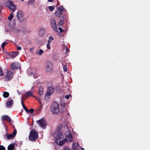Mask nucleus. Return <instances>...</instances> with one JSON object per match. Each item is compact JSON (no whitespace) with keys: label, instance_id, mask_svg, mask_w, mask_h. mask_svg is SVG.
I'll use <instances>...</instances> for the list:
<instances>
[{"label":"nucleus","instance_id":"f257e3e1","mask_svg":"<svg viewBox=\"0 0 150 150\" xmlns=\"http://www.w3.org/2000/svg\"><path fill=\"white\" fill-rule=\"evenodd\" d=\"M50 110L53 114H58L59 111V104L56 102H53L50 107Z\"/></svg>","mask_w":150,"mask_h":150},{"label":"nucleus","instance_id":"f03ea898","mask_svg":"<svg viewBox=\"0 0 150 150\" xmlns=\"http://www.w3.org/2000/svg\"><path fill=\"white\" fill-rule=\"evenodd\" d=\"M38 133L34 129H31L28 137L29 140L31 141H35L38 138Z\"/></svg>","mask_w":150,"mask_h":150},{"label":"nucleus","instance_id":"7ed1b4c3","mask_svg":"<svg viewBox=\"0 0 150 150\" xmlns=\"http://www.w3.org/2000/svg\"><path fill=\"white\" fill-rule=\"evenodd\" d=\"M53 67L52 63L49 61L46 62L45 64V70L46 72L51 73L53 71Z\"/></svg>","mask_w":150,"mask_h":150},{"label":"nucleus","instance_id":"20e7f679","mask_svg":"<svg viewBox=\"0 0 150 150\" xmlns=\"http://www.w3.org/2000/svg\"><path fill=\"white\" fill-rule=\"evenodd\" d=\"M6 5L9 9L13 11V12H14L16 8V6L14 4L12 1L10 0L7 1L6 2Z\"/></svg>","mask_w":150,"mask_h":150},{"label":"nucleus","instance_id":"39448f33","mask_svg":"<svg viewBox=\"0 0 150 150\" xmlns=\"http://www.w3.org/2000/svg\"><path fill=\"white\" fill-rule=\"evenodd\" d=\"M37 123L41 127L43 128L46 127L47 125L46 121L42 118L38 120Z\"/></svg>","mask_w":150,"mask_h":150},{"label":"nucleus","instance_id":"423d86ee","mask_svg":"<svg viewBox=\"0 0 150 150\" xmlns=\"http://www.w3.org/2000/svg\"><path fill=\"white\" fill-rule=\"evenodd\" d=\"M13 78V73L10 71H8L5 78V81H9Z\"/></svg>","mask_w":150,"mask_h":150},{"label":"nucleus","instance_id":"0eeeda50","mask_svg":"<svg viewBox=\"0 0 150 150\" xmlns=\"http://www.w3.org/2000/svg\"><path fill=\"white\" fill-rule=\"evenodd\" d=\"M54 88L53 87L51 86L49 87L47 89V92L46 94V96H50L53 93Z\"/></svg>","mask_w":150,"mask_h":150},{"label":"nucleus","instance_id":"6e6552de","mask_svg":"<svg viewBox=\"0 0 150 150\" xmlns=\"http://www.w3.org/2000/svg\"><path fill=\"white\" fill-rule=\"evenodd\" d=\"M17 133V131L16 129H15L12 134H6V136L7 138L8 139H13L14 137L16 136Z\"/></svg>","mask_w":150,"mask_h":150},{"label":"nucleus","instance_id":"1a4fd4ad","mask_svg":"<svg viewBox=\"0 0 150 150\" xmlns=\"http://www.w3.org/2000/svg\"><path fill=\"white\" fill-rule=\"evenodd\" d=\"M20 67V65L17 62L13 63L11 64V69L13 70L19 68Z\"/></svg>","mask_w":150,"mask_h":150},{"label":"nucleus","instance_id":"9d476101","mask_svg":"<svg viewBox=\"0 0 150 150\" xmlns=\"http://www.w3.org/2000/svg\"><path fill=\"white\" fill-rule=\"evenodd\" d=\"M63 137V135L60 132L58 133L56 136L55 140L56 142H57L58 140L62 139Z\"/></svg>","mask_w":150,"mask_h":150},{"label":"nucleus","instance_id":"9b49d317","mask_svg":"<svg viewBox=\"0 0 150 150\" xmlns=\"http://www.w3.org/2000/svg\"><path fill=\"white\" fill-rule=\"evenodd\" d=\"M18 55V53L17 52H13L11 53H10L8 56L9 57L11 58H15L17 55Z\"/></svg>","mask_w":150,"mask_h":150},{"label":"nucleus","instance_id":"f8f14e48","mask_svg":"<svg viewBox=\"0 0 150 150\" xmlns=\"http://www.w3.org/2000/svg\"><path fill=\"white\" fill-rule=\"evenodd\" d=\"M2 118L3 120L7 121L9 122H11V118L8 115H4L2 117Z\"/></svg>","mask_w":150,"mask_h":150},{"label":"nucleus","instance_id":"ddd939ff","mask_svg":"<svg viewBox=\"0 0 150 150\" xmlns=\"http://www.w3.org/2000/svg\"><path fill=\"white\" fill-rule=\"evenodd\" d=\"M13 103V101L12 100H10L7 101L6 103V106L7 108H10Z\"/></svg>","mask_w":150,"mask_h":150},{"label":"nucleus","instance_id":"4468645a","mask_svg":"<svg viewBox=\"0 0 150 150\" xmlns=\"http://www.w3.org/2000/svg\"><path fill=\"white\" fill-rule=\"evenodd\" d=\"M11 144L9 145L8 146V150H14L15 149V144Z\"/></svg>","mask_w":150,"mask_h":150},{"label":"nucleus","instance_id":"2eb2a0df","mask_svg":"<svg viewBox=\"0 0 150 150\" xmlns=\"http://www.w3.org/2000/svg\"><path fill=\"white\" fill-rule=\"evenodd\" d=\"M33 92L32 91H29L26 92L25 95V96L26 97H28L31 96L32 97H34L35 96L33 95Z\"/></svg>","mask_w":150,"mask_h":150},{"label":"nucleus","instance_id":"dca6fc26","mask_svg":"<svg viewBox=\"0 0 150 150\" xmlns=\"http://www.w3.org/2000/svg\"><path fill=\"white\" fill-rule=\"evenodd\" d=\"M45 33V30L43 28H41L39 31V35L40 36H42L44 35Z\"/></svg>","mask_w":150,"mask_h":150},{"label":"nucleus","instance_id":"f3484780","mask_svg":"<svg viewBox=\"0 0 150 150\" xmlns=\"http://www.w3.org/2000/svg\"><path fill=\"white\" fill-rule=\"evenodd\" d=\"M62 64L63 67V69L65 72L67 71V63L65 61H64L62 62Z\"/></svg>","mask_w":150,"mask_h":150},{"label":"nucleus","instance_id":"a211bd4d","mask_svg":"<svg viewBox=\"0 0 150 150\" xmlns=\"http://www.w3.org/2000/svg\"><path fill=\"white\" fill-rule=\"evenodd\" d=\"M23 15V13L21 11H18L17 14L16 16H17L18 18L21 21H22L20 19V18H21Z\"/></svg>","mask_w":150,"mask_h":150},{"label":"nucleus","instance_id":"6ab92c4d","mask_svg":"<svg viewBox=\"0 0 150 150\" xmlns=\"http://www.w3.org/2000/svg\"><path fill=\"white\" fill-rule=\"evenodd\" d=\"M67 138L68 139L69 141L71 142L73 138L71 134L69 133V134L67 136Z\"/></svg>","mask_w":150,"mask_h":150},{"label":"nucleus","instance_id":"aec40b11","mask_svg":"<svg viewBox=\"0 0 150 150\" xmlns=\"http://www.w3.org/2000/svg\"><path fill=\"white\" fill-rule=\"evenodd\" d=\"M62 14V12L59 10L56 11L55 13V15L58 17H60Z\"/></svg>","mask_w":150,"mask_h":150},{"label":"nucleus","instance_id":"412c9836","mask_svg":"<svg viewBox=\"0 0 150 150\" xmlns=\"http://www.w3.org/2000/svg\"><path fill=\"white\" fill-rule=\"evenodd\" d=\"M39 94L40 95L42 94L43 92V88L42 86H40L39 89Z\"/></svg>","mask_w":150,"mask_h":150},{"label":"nucleus","instance_id":"4be33fe9","mask_svg":"<svg viewBox=\"0 0 150 150\" xmlns=\"http://www.w3.org/2000/svg\"><path fill=\"white\" fill-rule=\"evenodd\" d=\"M43 52V51L41 49H40L39 50H37L36 52V54L40 55H42Z\"/></svg>","mask_w":150,"mask_h":150},{"label":"nucleus","instance_id":"5701e85b","mask_svg":"<svg viewBox=\"0 0 150 150\" xmlns=\"http://www.w3.org/2000/svg\"><path fill=\"white\" fill-rule=\"evenodd\" d=\"M9 93L7 92L4 91L3 94V96L5 98H7L9 96Z\"/></svg>","mask_w":150,"mask_h":150},{"label":"nucleus","instance_id":"b1692460","mask_svg":"<svg viewBox=\"0 0 150 150\" xmlns=\"http://www.w3.org/2000/svg\"><path fill=\"white\" fill-rule=\"evenodd\" d=\"M58 9L59 11L62 12L65 11V9L64 8L63 6L62 5L59 6L58 8Z\"/></svg>","mask_w":150,"mask_h":150},{"label":"nucleus","instance_id":"393cba45","mask_svg":"<svg viewBox=\"0 0 150 150\" xmlns=\"http://www.w3.org/2000/svg\"><path fill=\"white\" fill-rule=\"evenodd\" d=\"M50 22L52 25H54V24H56L55 19L53 18H51L50 19Z\"/></svg>","mask_w":150,"mask_h":150},{"label":"nucleus","instance_id":"a878e982","mask_svg":"<svg viewBox=\"0 0 150 150\" xmlns=\"http://www.w3.org/2000/svg\"><path fill=\"white\" fill-rule=\"evenodd\" d=\"M61 20H62L63 21L64 20L66 21L67 20L66 16L64 14L63 15L61 18Z\"/></svg>","mask_w":150,"mask_h":150},{"label":"nucleus","instance_id":"bb28decb","mask_svg":"<svg viewBox=\"0 0 150 150\" xmlns=\"http://www.w3.org/2000/svg\"><path fill=\"white\" fill-rule=\"evenodd\" d=\"M53 28L54 30L56 32H57L58 30L56 24H54V25H52Z\"/></svg>","mask_w":150,"mask_h":150},{"label":"nucleus","instance_id":"cd10ccee","mask_svg":"<svg viewBox=\"0 0 150 150\" xmlns=\"http://www.w3.org/2000/svg\"><path fill=\"white\" fill-rule=\"evenodd\" d=\"M34 111V110L33 109L30 108L29 110L28 109V111H26L28 113L32 114L33 113Z\"/></svg>","mask_w":150,"mask_h":150},{"label":"nucleus","instance_id":"c85d7f7f","mask_svg":"<svg viewBox=\"0 0 150 150\" xmlns=\"http://www.w3.org/2000/svg\"><path fill=\"white\" fill-rule=\"evenodd\" d=\"M21 104L23 108L25 110V111H28V109L27 108L26 106H25V105L22 101H21Z\"/></svg>","mask_w":150,"mask_h":150},{"label":"nucleus","instance_id":"c756f323","mask_svg":"<svg viewBox=\"0 0 150 150\" xmlns=\"http://www.w3.org/2000/svg\"><path fill=\"white\" fill-rule=\"evenodd\" d=\"M8 44L7 42H6V41L4 42L1 45V47L3 49H4V46L5 45Z\"/></svg>","mask_w":150,"mask_h":150},{"label":"nucleus","instance_id":"7c9ffc66","mask_svg":"<svg viewBox=\"0 0 150 150\" xmlns=\"http://www.w3.org/2000/svg\"><path fill=\"white\" fill-rule=\"evenodd\" d=\"M54 8L55 7H54V6H49L48 7V8H49V9L51 11H52L54 10Z\"/></svg>","mask_w":150,"mask_h":150},{"label":"nucleus","instance_id":"2f4dec72","mask_svg":"<svg viewBox=\"0 0 150 150\" xmlns=\"http://www.w3.org/2000/svg\"><path fill=\"white\" fill-rule=\"evenodd\" d=\"M35 1V0H29L28 3L29 4H32L34 3Z\"/></svg>","mask_w":150,"mask_h":150},{"label":"nucleus","instance_id":"473e14b6","mask_svg":"<svg viewBox=\"0 0 150 150\" xmlns=\"http://www.w3.org/2000/svg\"><path fill=\"white\" fill-rule=\"evenodd\" d=\"M13 17V14L12 13H11L9 17H8V19L9 20H12Z\"/></svg>","mask_w":150,"mask_h":150},{"label":"nucleus","instance_id":"72a5a7b5","mask_svg":"<svg viewBox=\"0 0 150 150\" xmlns=\"http://www.w3.org/2000/svg\"><path fill=\"white\" fill-rule=\"evenodd\" d=\"M54 40V38L52 36H50L49 38V39L48 40V41H50V43H51L52 42V41Z\"/></svg>","mask_w":150,"mask_h":150},{"label":"nucleus","instance_id":"f704fd0d","mask_svg":"<svg viewBox=\"0 0 150 150\" xmlns=\"http://www.w3.org/2000/svg\"><path fill=\"white\" fill-rule=\"evenodd\" d=\"M0 150H6L5 148L3 146L0 145Z\"/></svg>","mask_w":150,"mask_h":150},{"label":"nucleus","instance_id":"c9c22d12","mask_svg":"<svg viewBox=\"0 0 150 150\" xmlns=\"http://www.w3.org/2000/svg\"><path fill=\"white\" fill-rule=\"evenodd\" d=\"M4 74L1 68H0V76H3Z\"/></svg>","mask_w":150,"mask_h":150},{"label":"nucleus","instance_id":"e433bc0d","mask_svg":"<svg viewBox=\"0 0 150 150\" xmlns=\"http://www.w3.org/2000/svg\"><path fill=\"white\" fill-rule=\"evenodd\" d=\"M50 41H48V42H47V49H50Z\"/></svg>","mask_w":150,"mask_h":150},{"label":"nucleus","instance_id":"4c0bfd02","mask_svg":"<svg viewBox=\"0 0 150 150\" xmlns=\"http://www.w3.org/2000/svg\"><path fill=\"white\" fill-rule=\"evenodd\" d=\"M64 21H63L62 20H61L58 23V25H62L64 23Z\"/></svg>","mask_w":150,"mask_h":150},{"label":"nucleus","instance_id":"58836bf2","mask_svg":"<svg viewBox=\"0 0 150 150\" xmlns=\"http://www.w3.org/2000/svg\"><path fill=\"white\" fill-rule=\"evenodd\" d=\"M64 144V143L62 140H61L59 141V145L62 146Z\"/></svg>","mask_w":150,"mask_h":150},{"label":"nucleus","instance_id":"ea45409f","mask_svg":"<svg viewBox=\"0 0 150 150\" xmlns=\"http://www.w3.org/2000/svg\"><path fill=\"white\" fill-rule=\"evenodd\" d=\"M58 29L60 30V32L61 33L63 32L64 31V30L60 27H59Z\"/></svg>","mask_w":150,"mask_h":150},{"label":"nucleus","instance_id":"a19ab883","mask_svg":"<svg viewBox=\"0 0 150 150\" xmlns=\"http://www.w3.org/2000/svg\"><path fill=\"white\" fill-rule=\"evenodd\" d=\"M71 95H66L65 96V98L67 99H68L69 98V96H71Z\"/></svg>","mask_w":150,"mask_h":150},{"label":"nucleus","instance_id":"79ce46f5","mask_svg":"<svg viewBox=\"0 0 150 150\" xmlns=\"http://www.w3.org/2000/svg\"><path fill=\"white\" fill-rule=\"evenodd\" d=\"M64 143V144L65 143L67 142V140L66 138L64 139L63 140H62Z\"/></svg>","mask_w":150,"mask_h":150},{"label":"nucleus","instance_id":"37998d69","mask_svg":"<svg viewBox=\"0 0 150 150\" xmlns=\"http://www.w3.org/2000/svg\"><path fill=\"white\" fill-rule=\"evenodd\" d=\"M17 49L18 50H21V48L20 46H18L17 47Z\"/></svg>","mask_w":150,"mask_h":150},{"label":"nucleus","instance_id":"c03bdc74","mask_svg":"<svg viewBox=\"0 0 150 150\" xmlns=\"http://www.w3.org/2000/svg\"><path fill=\"white\" fill-rule=\"evenodd\" d=\"M64 150H70L68 147H65L64 148Z\"/></svg>","mask_w":150,"mask_h":150},{"label":"nucleus","instance_id":"a18cd8bd","mask_svg":"<svg viewBox=\"0 0 150 150\" xmlns=\"http://www.w3.org/2000/svg\"><path fill=\"white\" fill-rule=\"evenodd\" d=\"M69 49L68 48H66V52H69Z\"/></svg>","mask_w":150,"mask_h":150},{"label":"nucleus","instance_id":"49530a36","mask_svg":"<svg viewBox=\"0 0 150 150\" xmlns=\"http://www.w3.org/2000/svg\"><path fill=\"white\" fill-rule=\"evenodd\" d=\"M2 9V7L1 6H0V13H1Z\"/></svg>","mask_w":150,"mask_h":150},{"label":"nucleus","instance_id":"de8ad7c7","mask_svg":"<svg viewBox=\"0 0 150 150\" xmlns=\"http://www.w3.org/2000/svg\"><path fill=\"white\" fill-rule=\"evenodd\" d=\"M47 0L49 2H52L54 1V0Z\"/></svg>","mask_w":150,"mask_h":150},{"label":"nucleus","instance_id":"09e8293b","mask_svg":"<svg viewBox=\"0 0 150 150\" xmlns=\"http://www.w3.org/2000/svg\"><path fill=\"white\" fill-rule=\"evenodd\" d=\"M81 149L82 150H84V149L83 148H81Z\"/></svg>","mask_w":150,"mask_h":150},{"label":"nucleus","instance_id":"8fccbe9b","mask_svg":"<svg viewBox=\"0 0 150 150\" xmlns=\"http://www.w3.org/2000/svg\"><path fill=\"white\" fill-rule=\"evenodd\" d=\"M33 48H31L30 49V50H32V49H33Z\"/></svg>","mask_w":150,"mask_h":150}]
</instances>
